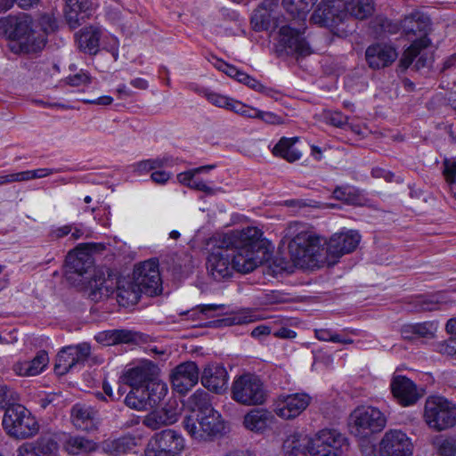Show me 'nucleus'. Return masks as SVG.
I'll use <instances>...</instances> for the list:
<instances>
[{
    "label": "nucleus",
    "mask_w": 456,
    "mask_h": 456,
    "mask_svg": "<svg viewBox=\"0 0 456 456\" xmlns=\"http://www.w3.org/2000/svg\"><path fill=\"white\" fill-rule=\"evenodd\" d=\"M262 235L261 230L253 226L221 235V245L229 248L231 261L236 272L248 273L262 264L264 258L259 256V253H265L260 240Z\"/></svg>",
    "instance_id": "f257e3e1"
},
{
    "label": "nucleus",
    "mask_w": 456,
    "mask_h": 456,
    "mask_svg": "<svg viewBox=\"0 0 456 456\" xmlns=\"http://www.w3.org/2000/svg\"><path fill=\"white\" fill-rule=\"evenodd\" d=\"M291 257L298 265H316L326 261V240L308 224L291 222L284 230Z\"/></svg>",
    "instance_id": "f03ea898"
},
{
    "label": "nucleus",
    "mask_w": 456,
    "mask_h": 456,
    "mask_svg": "<svg viewBox=\"0 0 456 456\" xmlns=\"http://www.w3.org/2000/svg\"><path fill=\"white\" fill-rule=\"evenodd\" d=\"M401 28L408 39L412 41L403 54L402 66L408 68L416 60L417 69L426 67L429 59L425 51L431 45L428 38L431 31L429 16L420 11H413L401 20Z\"/></svg>",
    "instance_id": "7ed1b4c3"
},
{
    "label": "nucleus",
    "mask_w": 456,
    "mask_h": 456,
    "mask_svg": "<svg viewBox=\"0 0 456 456\" xmlns=\"http://www.w3.org/2000/svg\"><path fill=\"white\" fill-rule=\"evenodd\" d=\"M32 18L26 13L0 19V29L11 40L19 41L20 47L27 53L42 49L46 38L32 28Z\"/></svg>",
    "instance_id": "20e7f679"
},
{
    "label": "nucleus",
    "mask_w": 456,
    "mask_h": 456,
    "mask_svg": "<svg viewBox=\"0 0 456 456\" xmlns=\"http://www.w3.org/2000/svg\"><path fill=\"white\" fill-rule=\"evenodd\" d=\"M387 419L379 408L370 405H360L349 415L348 428L354 436L367 439L374 434L381 432Z\"/></svg>",
    "instance_id": "39448f33"
},
{
    "label": "nucleus",
    "mask_w": 456,
    "mask_h": 456,
    "mask_svg": "<svg viewBox=\"0 0 456 456\" xmlns=\"http://www.w3.org/2000/svg\"><path fill=\"white\" fill-rule=\"evenodd\" d=\"M423 419L428 427L440 432L456 425V405L444 396L426 399Z\"/></svg>",
    "instance_id": "423d86ee"
},
{
    "label": "nucleus",
    "mask_w": 456,
    "mask_h": 456,
    "mask_svg": "<svg viewBox=\"0 0 456 456\" xmlns=\"http://www.w3.org/2000/svg\"><path fill=\"white\" fill-rule=\"evenodd\" d=\"M231 397L245 406L263 404L267 392L261 379L251 373H245L234 379L231 387Z\"/></svg>",
    "instance_id": "0eeeda50"
},
{
    "label": "nucleus",
    "mask_w": 456,
    "mask_h": 456,
    "mask_svg": "<svg viewBox=\"0 0 456 456\" xmlns=\"http://www.w3.org/2000/svg\"><path fill=\"white\" fill-rule=\"evenodd\" d=\"M3 426L7 433L18 439L35 436L39 429L38 423L31 412L20 404H12L5 410Z\"/></svg>",
    "instance_id": "6e6552de"
},
{
    "label": "nucleus",
    "mask_w": 456,
    "mask_h": 456,
    "mask_svg": "<svg viewBox=\"0 0 456 456\" xmlns=\"http://www.w3.org/2000/svg\"><path fill=\"white\" fill-rule=\"evenodd\" d=\"M185 450V439L173 428L156 432L147 442L144 456H181Z\"/></svg>",
    "instance_id": "1a4fd4ad"
},
{
    "label": "nucleus",
    "mask_w": 456,
    "mask_h": 456,
    "mask_svg": "<svg viewBox=\"0 0 456 456\" xmlns=\"http://www.w3.org/2000/svg\"><path fill=\"white\" fill-rule=\"evenodd\" d=\"M311 439L309 448L313 456H339L347 447L346 437L333 428L322 429Z\"/></svg>",
    "instance_id": "9d476101"
},
{
    "label": "nucleus",
    "mask_w": 456,
    "mask_h": 456,
    "mask_svg": "<svg viewBox=\"0 0 456 456\" xmlns=\"http://www.w3.org/2000/svg\"><path fill=\"white\" fill-rule=\"evenodd\" d=\"M361 241V235L355 230H342L334 233L326 240V261L334 262L335 259L354 251Z\"/></svg>",
    "instance_id": "9b49d317"
},
{
    "label": "nucleus",
    "mask_w": 456,
    "mask_h": 456,
    "mask_svg": "<svg viewBox=\"0 0 456 456\" xmlns=\"http://www.w3.org/2000/svg\"><path fill=\"white\" fill-rule=\"evenodd\" d=\"M312 402L305 392L280 395L273 403V411L283 419H293L304 412Z\"/></svg>",
    "instance_id": "f8f14e48"
},
{
    "label": "nucleus",
    "mask_w": 456,
    "mask_h": 456,
    "mask_svg": "<svg viewBox=\"0 0 456 456\" xmlns=\"http://www.w3.org/2000/svg\"><path fill=\"white\" fill-rule=\"evenodd\" d=\"M133 280L146 295L152 297L160 293L162 282L158 261L150 259L140 264L134 271Z\"/></svg>",
    "instance_id": "ddd939ff"
},
{
    "label": "nucleus",
    "mask_w": 456,
    "mask_h": 456,
    "mask_svg": "<svg viewBox=\"0 0 456 456\" xmlns=\"http://www.w3.org/2000/svg\"><path fill=\"white\" fill-rule=\"evenodd\" d=\"M231 256L229 248L221 245L220 235L217 247L212 249L207 261L208 273L214 280L222 281L232 275L235 270Z\"/></svg>",
    "instance_id": "4468645a"
},
{
    "label": "nucleus",
    "mask_w": 456,
    "mask_h": 456,
    "mask_svg": "<svg viewBox=\"0 0 456 456\" xmlns=\"http://www.w3.org/2000/svg\"><path fill=\"white\" fill-rule=\"evenodd\" d=\"M346 19L342 0H322L311 16V20L323 27L337 26Z\"/></svg>",
    "instance_id": "2eb2a0df"
},
{
    "label": "nucleus",
    "mask_w": 456,
    "mask_h": 456,
    "mask_svg": "<svg viewBox=\"0 0 456 456\" xmlns=\"http://www.w3.org/2000/svg\"><path fill=\"white\" fill-rule=\"evenodd\" d=\"M412 448L407 435L398 429L387 431L379 444L381 456H412Z\"/></svg>",
    "instance_id": "dca6fc26"
},
{
    "label": "nucleus",
    "mask_w": 456,
    "mask_h": 456,
    "mask_svg": "<svg viewBox=\"0 0 456 456\" xmlns=\"http://www.w3.org/2000/svg\"><path fill=\"white\" fill-rule=\"evenodd\" d=\"M200 419L201 425L200 429L195 430L196 428L193 423L188 425L191 429H193L192 433L195 435L196 440H212L226 433V423L221 414L215 409L200 415Z\"/></svg>",
    "instance_id": "f3484780"
},
{
    "label": "nucleus",
    "mask_w": 456,
    "mask_h": 456,
    "mask_svg": "<svg viewBox=\"0 0 456 456\" xmlns=\"http://www.w3.org/2000/svg\"><path fill=\"white\" fill-rule=\"evenodd\" d=\"M305 28H295L290 25L282 26L279 30V45L288 54L309 55L311 49L304 37Z\"/></svg>",
    "instance_id": "a211bd4d"
},
{
    "label": "nucleus",
    "mask_w": 456,
    "mask_h": 456,
    "mask_svg": "<svg viewBox=\"0 0 456 456\" xmlns=\"http://www.w3.org/2000/svg\"><path fill=\"white\" fill-rule=\"evenodd\" d=\"M390 389L395 399L403 407L415 404L421 397L416 384L405 376L394 374Z\"/></svg>",
    "instance_id": "6ab92c4d"
},
{
    "label": "nucleus",
    "mask_w": 456,
    "mask_h": 456,
    "mask_svg": "<svg viewBox=\"0 0 456 456\" xmlns=\"http://www.w3.org/2000/svg\"><path fill=\"white\" fill-rule=\"evenodd\" d=\"M91 346L87 343L77 346H69L59 352L55 370L63 375L69 371L75 365L84 362L89 356Z\"/></svg>",
    "instance_id": "aec40b11"
},
{
    "label": "nucleus",
    "mask_w": 456,
    "mask_h": 456,
    "mask_svg": "<svg viewBox=\"0 0 456 456\" xmlns=\"http://www.w3.org/2000/svg\"><path fill=\"white\" fill-rule=\"evenodd\" d=\"M199 378L200 371L197 364L193 362H186L175 367L171 375V381L175 391L185 394L197 385Z\"/></svg>",
    "instance_id": "412c9836"
},
{
    "label": "nucleus",
    "mask_w": 456,
    "mask_h": 456,
    "mask_svg": "<svg viewBox=\"0 0 456 456\" xmlns=\"http://www.w3.org/2000/svg\"><path fill=\"white\" fill-rule=\"evenodd\" d=\"M156 370V365L151 361H142L138 364L128 368L123 373L121 379L124 384L133 388H140L154 379Z\"/></svg>",
    "instance_id": "4be33fe9"
},
{
    "label": "nucleus",
    "mask_w": 456,
    "mask_h": 456,
    "mask_svg": "<svg viewBox=\"0 0 456 456\" xmlns=\"http://www.w3.org/2000/svg\"><path fill=\"white\" fill-rule=\"evenodd\" d=\"M90 246V244L81 243L73 251L69 252L66 257L68 274L74 273L82 276L92 268L93 259L89 254Z\"/></svg>",
    "instance_id": "5701e85b"
},
{
    "label": "nucleus",
    "mask_w": 456,
    "mask_h": 456,
    "mask_svg": "<svg viewBox=\"0 0 456 456\" xmlns=\"http://www.w3.org/2000/svg\"><path fill=\"white\" fill-rule=\"evenodd\" d=\"M58 451V443L53 438L41 436L35 441L20 445L17 448L16 456H54Z\"/></svg>",
    "instance_id": "b1692460"
},
{
    "label": "nucleus",
    "mask_w": 456,
    "mask_h": 456,
    "mask_svg": "<svg viewBox=\"0 0 456 456\" xmlns=\"http://www.w3.org/2000/svg\"><path fill=\"white\" fill-rule=\"evenodd\" d=\"M397 57L395 50L386 44H374L365 52V59L370 68L379 69L392 64Z\"/></svg>",
    "instance_id": "393cba45"
},
{
    "label": "nucleus",
    "mask_w": 456,
    "mask_h": 456,
    "mask_svg": "<svg viewBox=\"0 0 456 456\" xmlns=\"http://www.w3.org/2000/svg\"><path fill=\"white\" fill-rule=\"evenodd\" d=\"M200 380L209 391L222 394L227 389L228 373L224 366L210 364L203 370Z\"/></svg>",
    "instance_id": "a878e982"
},
{
    "label": "nucleus",
    "mask_w": 456,
    "mask_h": 456,
    "mask_svg": "<svg viewBox=\"0 0 456 456\" xmlns=\"http://www.w3.org/2000/svg\"><path fill=\"white\" fill-rule=\"evenodd\" d=\"M115 292L117 302L124 307L135 305L139 301L141 294L143 293L142 287H139L133 278L117 280Z\"/></svg>",
    "instance_id": "bb28decb"
},
{
    "label": "nucleus",
    "mask_w": 456,
    "mask_h": 456,
    "mask_svg": "<svg viewBox=\"0 0 456 456\" xmlns=\"http://www.w3.org/2000/svg\"><path fill=\"white\" fill-rule=\"evenodd\" d=\"M48 363V354L45 350H40L32 360L15 362L12 370L20 377H33L43 372Z\"/></svg>",
    "instance_id": "cd10ccee"
},
{
    "label": "nucleus",
    "mask_w": 456,
    "mask_h": 456,
    "mask_svg": "<svg viewBox=\"0 0 456 456\" xmlns=\"http://www.w3.org/2000/svg\"><path fill=\"white\" fill-rule=\"evenodd\" d=\"M70 417L73 425L78 429L91 431L96 428L97 411L89 405L76 403L71 408Z\"/></svg>",
    "instance_id": "c85d7f7f"
},
{
    "label": "nucleus",
    "mask_w": 456,
    "mask_h": 456,
    "mask_svg": "<svg viewBox=\"0 0 456 456\" xmlns=\"http://www.w3.org/2000/svg\"><path fill=\"white\" fill-rule=\"evenodd\" d=\"M93 8L92 0H66L65 17L70 28L80 26L89 16Z\"/></svg>",
    "instance_id": "c756f323"
},
{
    "label": "nucleus",
    "mask_w": 456,
    "mask_h": 456,
    "mask_svg": "<svg viewBox=\"0 0 456 456\" xmlns=\"http://www.w3.org/2000/svg\"><path fill=\"white\" fill-rule=\"evenodd\" d=\"M438 328L436 321H427L417 323H406L401 328V335L404 339L432 338Z\"/></svg>",
    "instance_id": "7c9ffc66"
},
{
    "label": "nucleus",
    "mask_w": 456,
    "mask_h": 456,
    "mask_svg": "<svg viewBox=\"0 0 456 456\" xmlns=\"http://www.w3.org/2000/svg\"><path fill=\"white\" fill-rule=\"evenodd\" d=\"M116 284L117 280L110 275L107 278L102 276L95 278L90 282L89 297L94 302L106 299L114 294Z\"/></svg>",
    "instance_id": "2f4dec72"
},
{
    "label": "nucleus",
    "mask_w": 456,
    "mask_h": 456,
    "mask_svg": "<svg viewBox=\"0 0 456 456\" xmlns=\"http://www.w3.org/2000/svg\"><path fill=\"white\" fill-rule=\"evenodd\" d=\"M310 442L312 439L298 433L289 435L283 442L282 451L285 456H299L310 454Z\"/></svg>",
    "instance_id": "473e14b6"
},
{
    "label": "nucleus",
    "mask_w": 456,
    "mask_h": 456,
    "mask_svg": "<svg viewBox=\"0 0 456 456\" xmlns=\"http://www.w3.org/2000/svg\"><path fill=\"white\" fill-rule=\"evenodd\" d=\"M102 37V30L96 27L83 28L77 37L79 49L89 54H95L99 51V43Z\"/></svg>",
    "instance_id": "72a5a7b5"
},
{
    "label": "nucleus",
    "mask_w": 456,
    "mask_h": 456,
    "mask_svg": "<svg viewBox=\"0 0 456 456\" xmlns=\"http://www.w3.org/2000/svg\"><path fill=\"white\" fill-rule=\"evenodd\" d=\"M136 447V440L133 436H122L118 439L106 440L102 443V450L110 456H124Z\"/></svg>",
    "instance_id": "f704fd0d"
},
{
    "label": "nucleus",
    "mask_w": 456,
    "mask_h": 456,
    "mask_svg": "<svg viewBox=\"0 0 456 456\" xmlns=\"http://www.w3.org/2000/svg\"><path fill=\"white\" fill-rule=\"evenodd\" d=\"M271 419L272 415L269 411L254 409L245 415L243 424L248 430L262 432L267 428Z\"/></svg>",
    "instance_id": "c9c22d12"
},
{
    "label": "nucleus",
    "mask_w": 456,
    "mask_h": 456,
    "mask_svg": "<svg viewBox=\"0 0 456 456\" xmlns=\"http://www.w3.org/2000/svg\"><path fill=\"white\" fill-rule=\"evenodd\" d=\"M345 12L357 20H364L371 16L374 12L372 0H347L344 2Z\"/></svg>",
    "instance_id": "e433bc0d"
},
{
    "label": "nucleus",
    "mask_w": 456,
    "mask_h": 456,
    "mask_svg": "<svg viewBox=\"0 0 456 456\" xmlns=\"http://www.w3.org/2000/svg\"><path fill=\"white\" fill-rule=\"evenodd\" d=\"M297 138L282 137L273 147V154L281 157L289 162L298 160L302 154L299 150L295 147Z\"/></svg>",
    "instance_id": "4c0bfd02"
},
{
    "label": "nucleus",
    "mask_w": 456,
    "mask_h": 456,
    "mask_svg": "<svg viewBox=\"0 0 456 456\" xmlns=\"http://www.w3.org/2000/svg\"><path fill=\"white\" fill-rule=\"evenodd\" d=\"M64 449L69 453L77 455L83 452H90L96 449V444L83 436H69L63 444Z\"/></svg>",
    "instance_id": "58836bf2"
},
{
    "label": "nucleus",
    "mask_w": 456,
    "mask_h": 456,
    "mask_svg": "<svg viewBox=\"0 0 456 456\" xmlns=\"http://www.w3.org/2000/svg\"><path fill=\"white\" fill-rule=\"evenodd\" d=\"M317 0H282L284 9L293 17L305 20L306 14L311 11Z\"/></svg>",
    "instance_id": "ea45409f"
},
{
    "label": "nucleus",
    "mask_w": 456,
    "mask_h": 456,
    "mask_svg": "<svg viewBox=\"0 0 456 456\" xmlns=\"http://www.w3.org/2000/svg\"><path fill=\"white\" fill-rule=\"evenodd\" d=\"M173 165V159L169 156H163L156 159H149L145 160H142L134 163L133 167V172L138 175H144L151 170L163 167H169Z\"/></svg>",
    "instance_id": "a19ab883"
},
{
    "label": "nucleus",
    "mask_w": 456,
    "mask_h": 456,
    "mask_svg": "<svg viewBox=\"0 0 456 456\" xmlns=\"http://www.w3.org/2000/svg\"><path fill=\"white\" fill-rule=\"evenodd\" d=\"M189 404L191 408V414L201 415L214 410L209 395L203 390H197L189 398Z\"/></svg>",
    "instance_id": "79ce46f5"
},
{
    "label": "nucleus",
    "mask_w": 456,
    "mask_h": 456,
    "mask_svg": "<svg viewBox=\"0 0 456 456\" xmlns=\"http://www.w3.org/2000/svg\"><path fill=\"white\" fill-rule=\"evenodd\" d=\"M145 387L146 389L142 390V394L149 401L150 407L157 405L167 395V387L163 382L155 381L153 379Z\"/></svg>",
    "instance_id": "37998d69"
},
{
    "label": "nucleus",
    "mask_w": 456,
    "mask_h": 456,
    "mask_svg": "<svg viewBox=\"0 0 456 456\" xmlns=\"http://www.w3.org/2000/svg\"><path fill=\"white\" fill-rule=\"evenodd\" d=\"M271 12L265 7L256 9L251 17V25L256 31H264L271 27Z\"/></svg>",
    "instance_id": "c03bdc74"
},
{
    "label": "nucleus",
    "mask_w": 456,
    "mask_h": 456,
    "mask_svg": "<svg viewBox=\"0 0 456 456\" xmlns=\"http://www.w3.org/2000/svg\"><path fill=\"white\" fill-rule=\"evenodd\" d=\"M104 340L108 345L118 343H130L135 339V333L129 330H111L102 333Z\"/></svg>",
    "instance_id": "a18cd8bd"
},
{
    "label": "nucleus",
    "mask_w": 456,
    "mask_h": 456,
    "mask_svg": "<svg viewBox=\"0 0 456 456\" xmlns=\"http://www.w3.org/2000/svg\"><path fill=\"white\" fill-rule=\"evenodd\" d=\"M134 390L129 392L126 398L125 403L131 409L136 411H143L150 407L149 401L144 394H142V390L140 391L139 388H134Z\"/></svg>",
    "instance_id": "49530a36"
},
{
    "label": "nucleus",
    "mask_w": 456,
    "mask_h": 456,
    "mask_svg": "<svg viewBox=\"0 0 456 456\" xmlns=\"http://www.w3.org/2000/svg\"><path fill=\"white\" fill-rule=\"evenodd\" d=\"M174 419L173 417H162L160 411H155L143 419L142 424L152 430H157L162 426L174 424Z\"/></svg>",
    "instance_id": "de8ad7c7"
},
{
    "label": "nucleus",
    "mask_w": 456,
    "mask_h": 456,
    "mask_svg": "<svg viewBox=\"0 0 456 456\" xmlns=\"http://www.w3.org/2000/svg\"><path fill=\"white\" fill-rule=\"evenodd\" d=\"M215 167H216L215 165H207V166H202L200 167L192 168V169H190L185 172H182L177 175V180L180 183L189 187L191 183L192 182L193 178L196 176V175L201 174V173H207V172L212 170L213 168H215Z\"/></svg>",
    "instance_id": "09e8293b"
},
{
    "label": "nucleus",
    "mask_w": 456,
    "mask_h": 456,
    "mask_svg": "<svg viewBox=\"0 0 456 456\" xmlns=\"http://www.w3.org/2000/svg\"><path fill=\"white\" fill-rule=\"evenodd\" d=\"M356 197L355 190L350 186H339L333 191L334 199L347 204H354Z\"/></svg>",
    "instance_id": "8fccbe9b"
},
{
    "label": "nucleus",
    "mask_w": 456,
    "mask_h": 456,
    "mask_svg": "<svg viewBox=\"0 0 456 456\" xmlns=\"http://www.w3.org/2000/svg\"><path fill=\"white\" fill-rule=\"evenodd\" d=\"M58 172L59 169L54 168H38L35 170L21 171L20 172V182H25L33 179L44 178Z\"/></svg>",
    "instance_id": "3c124183"
},
{
    "label": "nucleus",
    "mask_w": 456,
    "mask_h": 456,
    "mask_svg": "<svg viewBox=\"0 0 456 456\" xmlns=\"http://www.w3.org/2000/svg\"><path fill=\"white\" fill-rule=\"evenodd\" d=\"M40 0H0V12H6L17 4L20 8L28 10L39 3Z\"/></svg>",
    "instance_id": "603ef678"
},
{
    "label": "nucleus",
    "mask_w": 456,
    "mask_h": 456,
    "mask_svg": "<svg viewBox=\"0 0 456 456\" xmlns=\"http://www.w3.org/2000/svg\"><path fill=\"white\" fill-rule=\"evenodd\" d=\"M18 400V395L6 385L0 384V408L7 409Z\"/></svg>",
    "instance_id": "864d4df0"
},
{
    "label": "nucleus",
    "mask_w": 456,
    "mask_h": 456,
    "mask_svg": "<svg viewBox=\"0 0 456 456\" xmlns=\"http://www.w3.org/2000/svg\"><path fill=\"white\" fill-rule=\"evenodd\" d=\"M442 174L448 183L452 186L456 183V162L448 159L443 161Z\"/></svg>",
    "instance_id": "5fc2aeb1"
},
{
    "label": "nucleus",
    "mask_w": 456,
    "mask_h": 456,
    "mask_svg": "<svg viewBox=\"0 0 456 456\" xmlns=\"http://www.w3.org/2000/svg\"><path fill=\"white\" fill-rule=\"evenodd\" d=\"M256 320V316L251 312L245 311L238 313L224 321L229 325H241L253 322Z\"/></svg>",
    "instance_id": "6e6d98bb"
},
{
    "label": "nucleus",
    "mask_w": 456,
    "mask_h": 456,
    "mask_svg": "<svg viewBox=\"0 0 456 456\" xmlns=\"http://www.w3.org/2000/svg\"><path fill=\"white\" fill-rule=\"evenodd\" d=\"M92 82V77L86 71L80 70L78 73L69 76L67 77V83L70 86H81L88 85Z\"/></svg>",
    "instance_id": "4d7b16f0"
},
{
    "label": "nucleus",
    "mask_w": 456,
    "mask_h": 456,
    "mask_svg": "<svg viewBox=\"0 0 456 456\" xmlns=\"http://www.w3.org/2000/svg\"><path fill=\"white\" fill-rule=\"evenodd\" d=\"M436 350L442 354L456 358V339L442 341L436 345Z\"/></svg>",
    "instance_id": "13d9d810"
},
{
    "label": "nucleus",
    "mask_w": 456,
    "mask_h": 456,
    "mask_svg": "<svg viewBox=\"0 0 456 456\" xmlns=\"http://www.w3.org/2000/svg\"><path fill=\"white\" fill-rule=\"evenodd\" d=\"M328 122L337 127L344 128L348 125V117L341 111H330L327 114Z\"/></svg>",
    "instance_id": "bf43d9fd"
},
{
    "label": "nucleus",
    "mask_w": 456,
    "mask_h": 456,
    "mask_svg": "<svg viewBox=\"0 0 456 456\" xmlns=\"http://www.w3.org/2000/svg\"><path fill=\"white\" fill-rule=\"evenodd\" d=\"M206 98L213 105L219 107V108H224L226 110L228 109L230 101L232 99L228 96L219 94L214 93V92H208Z\"/></svg>",
    "instance_id": "052dcab7"
},
{
    "label": "nucleus",
    "mask_w": 456,
    "mask_h": 456,
    "mask_svg": "<svg viewBox=\"0 0 456 456\" xmlns=\"http://www.w3.org/2000/svg\"><path fill=\"white\" fill-rule=\"evenodd\" d=\"M40 26L45 34L52 33L58 28L56 20L48 14H45L41 17Z\"/></svg>",
    "instance_id": "680f3d73"
},
{
    "label": "nucleus",
    "mask_w": 456,
    "mask_h": 456,
    "mask_svg": "<svg viewBox=\"0 0 456 456\" xmlns=\"http://www.w3.org/2000/svg\"><path fill=\"white\" fill-rule=\"evenodd\" d=\"M258 119L269 125H280L283 123V118L271 111L260 110Z\"/></svg>",
    "instance_id": "e2e57ef3"
},
{
    "label": "nucleus",
    "mask_w": 456,
    "mask_h": 456,
    "mask_svg": "<svg viewBox=\"0 0 456 456\" xmlns=\"http://www.w3.org/2000/svg\"><path fill=\"white\" fill-rule=\"evenodd\" d=\"M440 456H456V439L444 440L439 448Z\"/></svg>",
    "instance_id": "0e129e2a"
},
{
    "label": "nucleus",
    "mask_w": 456,
    "mask_h": 456,
    "mask_svg": "<svg viewBox=\"0 0 456 456\" xmlns=\"http://www.w3.org/2000/svg\"><path fill=\"white\" fill-rule=\"evenodd\" d=\"M190 423H193V425L195 426L196 429L195 430H198V429H200V415H196V414H190L188 416H186L183 420V428L184 429L188 432V434L193 438V439H196V436L195 435H193V429H191L188 425Z\"/></svg>",
    "instance_id": "69168bd1"
},
{
    "label": "nucleus",
    "mask_w": 456,
    "mask_h": 456,
    "mask_svg": "<svg viewBox=\"0 0 456 456\" xmlns=\"http://www.w3.org/2000/svg\"><path fill=\"white\" fill-rule=\"evenodd\" d=\"M439 300L437 298H435V297L431 298H424L419 300V310L423 312H431V311H436L439 310Z\"/></svg>",
    "instance_id": "338daca9"
},
{
    "label": "nucleus",
    "mask_w": 456,
    "mask_h": 456,
    "mask_svg": "<svg viewBox=\"0 0 456 456\" xmlns=\"http://www.w3.org/2000/svg\"><path fill=\"white\" fill-rule=\"evenodd\" d=\"M190 188L195 189L200 191H203L208 195H212L215 193V190L211 187L208 186L203 181L200 179L193 178L192 182L191 183Z\"/></svg>",
    "instance_id": "774afa93"
}]
</instances>
